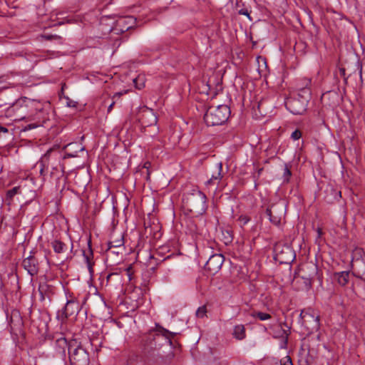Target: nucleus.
I'll list each match as a JSON object with an SVG mask.
<instances>
[{"label": "nucleus", "instance_id": "1", "mask_svg": "<svg viewBox=\"0 0 365 365\" xmlns=\"http://www.w3.org/2000/svg\"><path fill=\"white\" fill-rule=\"evenodd\" d=\"M41 109V102L24 97L16 101L6 109V115L14 120H31L34 118V112Z\"/></svg>", "mask_w": 365, "mask_h": 365}, {"label": "nucleus", "instance_id": "2", "mask_svg": "<svg viewBox=\"0 0 365 365\" xmlns=\"http://www.w3.org/2000/svg\"><path fill=\"white\" fill-rule=\"evenodd\" d=\"M206 195L197 188L184 195L183 207L195 216L203 215L207 208Z\"/></svg>", "mask_w": 365, "mask_h": 365}, {"label": "nucleus", "instance_id": "3", "mask_svg": "<svg viewBox=\"0 0 365 365\" xmlns=\"http://www.w3.org/2000/svg\"><path fill=\"white\" fill-rule=\"evenodd\" d=\"M230 113V108L226 105L210 106L204 115V120L208 126L222 125L228 120Z\"/></svg>", "mask_w": 365, "mask_h": 365}, {"label": "nucleus", "instance_id": "4", "mask_svg": "<svg viewBox=\"0 0 365 365\" xmlns=\"http://www.w3.org/2000/svg\"><path fill=\"white\" fill-rule=\"evenodd\" d=\"M311 97V92L307 88L302 89L298 96L292 98L286 102L287 109L294 115H302L307 110V106Z\"/></svg>", "mask_w": 365, "mask_h": 365}, {"label": "nucleus", "instance_id": "5", "mask_svg": "<svg viewBox=\"0 0 365 365\" xmlns=\"http://www.w3.org/2000/svg\"><path fill=\"white\" fill-rule=\"evenodd\" d=\"M68 359L71 365H89L88 352L76 339L71 340Z\"/></svg>", "mask_w": 365, "mask_h": 365}, {"label": "nucleus", "instance_id": "6", "mask_svg": "<svg viewBox=\"0 0 365 365\" xmlns=\"http://www.w3.org/2000/svg\"><path fill=\"white\" fill-rule=\"evenodd\" d=\"M363 254L364 251L362 249L356 248L354 250L351 269L354 276L365 282V256L363 257Z\"/></svg>", "mask_w": 365, "mask_h": 365}, {"label": "nucleus", "instance_id": "7", "mask_svg": "<svg viewBox=\"0 0 365 365\" xmlns=\"http://www.w3.org/2000/svg\"><path fill=\"white\" fill-rule=\"evenodd\" d=\"M70 344L71 341H68L64 336L56 339L52 346L51 356L66 362L67 354H68L70 349Z\"/></svg>", "mask_w": 365, "mask_h": 365}, {"label": "nucleus", "instance_id": "8", "mask_svg": "<svg viewBox=\"0 0 365 365\" xmlns=\"http://www.w3.org/2000/svg\"><path fill=\"white\" fill-rule=\"evenodd\" d=\"M275 259L280 264H290L295 259V252L287 245H277L274 248Z\"/></svg>", "mask_w": 365, "mask_h": 365}, {"label": "nucleus", "instance_id": "9", "mask_svg": "<svg viewBox=\"0 0 365 365\" xmlns=\"http://www.w3.org/2000/svg\"><path fill=\"white\" fill-rule=\"evenodd\" d=\"M81 309L79 302L75 299L67 300L66 305L61 310L58 311L56 318L63 322L69 317L78 314Z\"/></svg>", "mask_w": 365, "mask_h": 365}, {"label": "nucleus", "instance_id": "10", "mask_svg": "<svg viewBox=\"0 0 365 365\" xmlns=\"http://www.w3.org/2000/svg\"><path fill=\"white\" fill-rule=\"evenodd\" d=\"M48 108H49L48 104L42 103V109L34 112V118H31V120H34L35 123L28 125L29 129L44 126L46 125L47 121L49 120L48 113L47 111Z\"/></svg>", "mask_w": 365, "mask_h": 365}, {"label": "nucleus", "instance_id": "11", "mask_svg": "<svg viewBox=\"0 0 365 365\" xmlns=\"http://www.w3.org/2000/svg\"><path fill=\"white\" fill-rule=\"evenodd\" d=\"M139 115L140 116L138 120L142 126L150 127L157 124L158 118L153 109L145 106L141 108Z\"/></svg>", "mask_w": 365, "mask_h": 365}, {"label": "nucleus", "instance_id": "12", "mask_svg": "<svg viewBox=\"0 0 365 365\" xmlns=\"http://www.w3.org/2000/svg\"><path fill=\"white\" fill-rule=\"evenodd\" d=\"M224 256L221 254H215L210 257L206 262L205 268L210 272V274H215L218 272L224 262Z\"/></svg>", "mask_w": 365, "mask_h": 365}, {"label": "nucleus", "instance_id": "13", "mask_svg": "<svg viewBox=\"0 0 365 365\" xmlns=\"http://www.w3.org/2000/svg\"><path fill=\"white\" fill-rule=\"evenodd\" d=\"M34 255L35 252L31 251L29 255L22 262V266L31 276L37 274L38 272V261Z\"/></svg>", "mask_w": 365, "mask_h": 365}, {"label": "nucleus", "instance_id": "14", "mask_svg": "<svg viewBox=\"0 0 365 365\" xmlns=\"http://www.w3.org/2000/svg\"><path fill=\"white\" fill-rule=\"evenodd\" d=\"M324 200L328 203H333L341 197V192L336 190L332 185H327L324 190Z\"/></svg>", "mask_w": 365, "mask_h": 365}, {"label": "nucleus", "instance_id": "15", "mask_svg": "<svg viewBox=\"0 0 365 365\" xmlns=\"http://www.w3.org/2000/svg\"><path fill=\"white\" fill-rule=\"evenodd\" d=\"M279 206H281V208H283V205H274L266 210V215L268 216L269 221L275 225H279L282 220V214L274 215Z\"/></svg>", "mask_w": 365, "mask_h": 365}, {"label": "nucleus", "instance_id": "16", "mask_svg": "<svg viewBox=\"0 0 365 365\" xmlns=\"http://www.w3.org/2000/svg\"><path fill=\"white\" fill-rule=\"evenodd\" d=\"M82 252H83V257L84 262H86V264L87 265V267H88V269L89 271V273L91 274H92L93 272V250L91 249V242L90 241H88V249H87V250H83Z\"/></svg>", "mask_w": 365, "mask_h": 365}, {"label": "nucleus", "instance_id": "17", "mask_svg": "<svg viewBox=\"0 0 365 365\" xmlns=\"http://www.w3.org/2000/svg\"><path fill=\"white\" fill-rule=\"evenodd\" d=\"M174 335H175V333H172L163 327H160L157 330V331L155 334L154 339L162 336V337H164V340H165V343L171 344H172L171 336H173Z\"/></svg>", "mask_w": 365, "mask_h": 365}, {"label": "nucleus", "instance_id": "18", "mask_svg": "<svg viewBox=\"0 0 365 365\" xmlns=\"http://www.w3.org/2000/svg\"><path fill=\"white\" fill-rule=\"evenodd\" d=\"M51 245L56 254L64 253L68 249V246L64 242L58 240L52 241Z\"/></svg>", "mask_w": 365, "mask_h": 365}, {"label": "nucleus", "instance_id": "19", "mask_svg": "<svg viewBox=\"0 0 365 365\" xmlns=\"http://www.w3.org/2000/svg\"><path fill=\"white\" fill-rule=\"evenodd\" d=\"M232 334H233L234 337L238 340H242V339H245L246 336V334H245V328L244 325H242V324L236 325L234 327Z\"/></svg>", "mask_w": 365, "mask_h": 365}, {"label": "nucleus", "instance_id": "20", "mask_svg": "<svg viewBox=\"0 0 365 365\" xmlns=\"http://www.w3.org/2000/svg\"><path fill=\"white\" fill-rule=\"evenodd\" d=\"M349 272H341L335 274V279L341 286H345L349 282Z\"/></svg>", "mask_w": 365, "mask_h": 365}, {"label": "nucleus", "instance_id": "21", "mask_svg": "<svg viewBox=\"0 0 365 365\" xmlns=\"http://www.w3.org/2000/svg\"><path fill=\"white\" fill-rule=\"evenodd\" d=\"M217 173L216 174H213L211 177L210 179H209L207 181V185H210L211 183H212L215 180H220L222 178V165L221 163H217Z\"/></svg>", "mask_w": 365, "mask_h": 365}, {"label": "nucleus", "instance_id": "22", "mask_svg": "<svg viewBox=\"0 0 365 365\" xmlns=\"http://www.w3.org/2000/svg\"><path fill=\"white\" fill-rule=\"evenodd\" d=\"M297 280H302L303 283V287L302 289L309 290L312 287V274H309L308 276H302L300 278H298Z\"/></svg>", "mask_w": 365, "mask_h": 365}, {"label": "nucleus", "instance_id": "23", "mask_svg": "<svg viewBox=\"0 0 365 365\" xmlns=\"http://www.w3.org/2000/svg\"><path fill=\"white\" fill-rule=\"evenodd\" d=\"M123 237L121 235H120L117 239L112 240L108 242V249H110L111 247H120L123 246Z\"/></svg>", "mask_w": 365, "mask_h": 365}, {"label": "nucleus", "instance_id": "24", "mask_svg": "<svg viewBox=\"0 0 365 365\" xmlns=\"http://www.w3.org/2000/svg\"><path fill=\"white\" fill-rule=\"evenodd\" d=\"M311 79L308 78H302L300 82L297 84V89L299 91V93H302V89L304 88H307L310 91V85H311Z\"/></svg>", "mask_w": 365, "mask_h": 365}, {"label": "nucleus", "instance_id": "25", "mask_svg": "<svg viewBox=\"0 0 365 365\" xmlns=\"http://www.w3.org/2000/svg\"><path fill=\"white\" fill-rule=\"evenodd\" d=\"M292 176V172L290 170V166L287 164H285L284 168V172L282 175V179L284 182H289L290 177Z\"/></svg>", "mask_w": 365, "mask_h": 365}, {"label": "nucleus", "instance_id": "26", "mask_svg": "<svg viewBox=\"0 0 365 365\" xmlns=\"http://www.w3.org/2000/svg\"><path fill=\"white\" fill-rule=\"evenodd\" d=\"M253 317H258L261 321H265L271 318V315L264 312H256L252 314Z\"/></svg>", "mask_w": 365, "mask_h": 365}, {"label": "nucleus", "instance_id": "27", "mask_svg": "<svg viewBox=\"0 0 365 365\" xmlns=\"http://www.w3.org/2000/svg\"><path fill=\"white\" fill-rule=\"evenodd\" d=\"M355 68L356 70L359 72V79L360 82L362 84L363 83V78H362V63L359 60H357L355 63Z\"/></svg>", "mask_w": 365, "mask_h": 365}, {"label": "nucleus", "instance_id": "28", "mask_svg": "<svg viewBox=\"0 0 365 365\" xmlns=\"http://www.w3.org/2000/svg\"><path fill=\"white\" fill-rule=\"evenodd\" d=\"M206 313H207V309H206L205 306H202V307H200L197 309L196 316L198 318H203L206 315Z\"/></svg>", "mask_w": 365, "mask_h": 365}, {"label": "nucleus", "instance_id": "29", "mask_svg": "<svg viewBox=\"0 0 365 365\" xmlns=\"http://www.w3.org/2000/svg\"><path fill=\"white\" fill-rule=\"evenodd\" d=\"M239 222H240L241 226H244L248 223L250 220V217L246 215H241L238 218Z\"/></svg>", "mask_w": 365, "mask_h": 365}, {"label": "nucleus", "instance_id": "30", "mask_svg": "<svg viewBox=\"0 0 365 365\" xmlns=\"http://www.w3.org/2000/svg\"><path fill=\"white\" fill-rule=\"evenodd\" d=\"M339 74L341 76L344 78V82L345 84H347L348 78L351 76L352 73H350L348 76H346V69L344 68H339Z\"/></svg>", "mask_w": 365, "mask_h": 365}, {"label": "nucleus", "instance_id": "31", "mask_svg": "<svg viewBox=\"0 0 365 365\" xmlns=\"http://www.w3.org/2000/svg\"><path fill=\"white\" fill-rule=\"evenodd\" d=\"M280 365H293L292 359L289 356H287L280 360Z\"/></svg>", "mask_w": 365, "mask_h": 365}, {"label": "nucleus", "instance_id": "32", "mask_svg": "<svg viewBox=\"0 0 365 365\" xmlns=\"http://www.w3.org/2000/svg\"><path fill=\"white\" fill-rule=\"evenodd\" d=\"M301 137H302V132L298 129H297L294 132H292V133L291 135V138L294 140H299Z\"/></svg>", "mask_w": 365, "mask_h": 365}, {"label": "nucleus", "instance_id": "33", "mask_svg": "<svg viewBox=\"0 0 365 365\" xmlns=\"http://www.w3.org/2000/svg\"><path fill=\"white\" fill-rule=\"evenodd\" d=\"M18 190H19L18 187H14L12 189L8 190L7 194H6L7 197H10V198L13 197L16 194H17Z\"/></svg>", "mask_w": 365, "mask_h": 365}, {"label": "nucleus", "instance_id": "34", "mask_svg": "<svg viewBox=\"0 0 365 365\" xmlns=\"http://www.w3.org/2000/svg\"><path fill=\"white\" fill-rule=\"evenodd\" d=\"M309 317L314 320V325L313 327V329H318L319 327V317L317 316L316 317H314L313 315L311 314L309 315Z\"/></svg>", "mask_w": 365, "mask_h": 365}, {"label": "nucleus", "instance_id": "35", "mask_svg": "<svg viewBox=\"0 0 365 365\" xmlns=\"http://www.w3.org/2000/svg\"><path fill=\"white\" fill-rule=\"evenodd\" d=\"M133 21V18L132 16H129L123 19H120L118 21V25L123 24H130V22Z\"/></svg>", "mask_w": 365, "mask_h": 365}, {"label": "nucleus", "instance_id": "36", "mask_svg": "<svg viewBox=\"0 0 365 365\" xmlns=\"http://www.w3.org/2000/svg\"><path fill=\"white\" fill-rule=\"evenodd\" d=\"M46 284H40L39 287H38V291L40 292V299L41 300H43L44 299V295H43V292L45 291V288H46Z\"/></svg>", "mask_w": 365, "mask_h": 365}, {"label": "nucleus", "instance_id": "37", "mask_svg": "<svg viewBox=\"0 0 365 365\" xmlns=\"http://www.w3.org/2000/svg\"><path fill=\"white\" fill-rule=\"evenodd\" d=\"M126 274L128 277L129 280H131V275H132V267L129 266L126 269Z\"/></svg>", "mask_w": 365, "mask_h": 365}, {"label": "nucleus", "instance_id": "38", "mask_svg": "<svg viewBox=\"0 0 365 365\" xmlns=\"http://www.w3.org/2000/svg\"><path fill=\"white\" fill-rule=\"evenodd\" d=\"M67 106L68 107H72V108H74L76 106V102L73 101H71L70 99H68L67 101Z\"/></svg>", "mask_w": 365, "mask_h": 365}, {"label": "nucleus", "instance_id": "39", "mask_svg": "<svg viewBox=\"0 0 365 365\" xmlns=\"http://www.w3.org/2000/svg\"><path fill=\"white\" fill-rule=\"evenodd\" d=\"M240 14H242V15H245V16H248L250 18V14H249L248 11L247 9H245V10L244 9H241L240 11Z\"/></svg>", "mask_w": 365, "mask_h": 365}, {"label": "nucleus", "instance_id": "40", "mask_svg": "<svg viewBox=\"0 0 365 365\" xmlns=\"http://www.w3.org/2000/svg\"><path fill=\"white\" fill-rule=\"evenodd\" d=\"M8 132H9V130L6 127L0 125V134L1 133H7Z\"/></svg>", "mask_w": 365, "mask_h": 365}, {"label": "nucleus", "instance_id": "41", "mask_svg": "<svg viewBox=\"0 0 365 365\" xmlns=\"http://www.w3.org/2000/svg\"><path fill=\"white\" fill-rule=\"evenodd\" d=\"M115 101H113L108 106V112L110 113L113 107V106L115 105Z\"/></svg>", "mask_w": 365, "mask_h": 365}, {"label": "nucleus", "instance_id": "42", "mask_svg": "<svg viewBox=\"0 0 365 365\" xmlns=\"http://www.w3.org/2000/svg\"><path fill=\"white\" fill-rule=\"evenodd\" d=\"M53 37H58L57 36H51V35H44L43 38H45L47 40L51 39Z\"/></svg>", "mask_w": 365, "mask_h": 365}, {"label": "nucleus", "instance_id": "43", "mask_svg": "<svg viewBox=\"0 0 365 365\" xmlns=\"http://www.w3.org/2000/svg\"><path fill=\"white\" fill-rule=\"evenodd\" d=\"M40 174L41 175H43V172H44V170H43V165L42 163H41L40 164Z\"/></svg>", "mask_w": 365, "mask_h": 365}, {"label": "nucleus", "instance_id": "44", "mask_svg": "<svg viewBox=\"0 0 365 365\" xmlns=\"http://www.w3.org/2000/svg\"><path fill=\"white\" fill-rule=\"evenodd\" d=\"M121 95H122V93H115L114 94V96H113V99H114L115 98H120Z\"/></svg>", "mask_w": 365, "mask_h": 365}, {"label": "nucleus", "instance_id": "45", "mask_svg": "<svg viewBox=\"0 0 365 365\" xmlns=\"http://www.w3.org/2000/svg\"><path fill=\"white\" fill-rule=\"evenodd\" d=\"M130 28H131V26H128L125 27V29H120V31L124 32L125 31H127V30L130 29Z\"/></svg>", "mask_w": 365, "mask_h": 365}, {"label": "nucleus", "instance_id": "46", "mask_svg": "<svg viewBox=\"0 0 365 365\" xmlns=\"http://www.w3.org/2000/svg\"><path fill=\"white\" fill-rule=\"evenodd\" d=\"M311 267L313 268V274H316L317 273V267L314 266V265H311Z\"/></svg>", "mask_w": 365, "mask_h": 365}, {"label": "nucleus", "instance_id": "47", "mask_svg": "<svg viewBox=\"0 0 365 365\" xmlns=\"http://www.w3.org/2000/svg\"><path fill=\"white\" fill-rule=\"evenodd\" d=\"M73 243L71 244V247H70V252L71 253H72L73 252Z\"/></svg>", "mask_w": 365, "mask_h": 365}, {"label": "nucleus", "instance_id": "48", "mask_svg": "<svg viewBox=\"0 0 365 365\" xmlns=\"http://www.w3.org/2000/svg\"><path fill=\"white\" fill-rule=\"evenodd\" d=\"M262 168L259 169V170H258V173H259V174H260V173L262 172Z\"/></svg>", "mask_w": 365, "mask_h": 365}, {"label": "nucleus", "instance_id": "49", "mask_svg": "<svg viewBox=\"0 0 365 365\" xmlns=\"http://www.w3.org/2000/svg\"><path fill=\"white\" fill-rule=\"evenodd\" d=\"M136 87H137L138 89H140V88L143 87V85H141L140 86H136Z\"/></svg>", "mask_w": 365, "mask_h": 365}, {"label": "nucleus", "instance_id": "50", "mask_svg": "<svg viewBox=\"0 0 365 365\" xmlns=\"http://www.w3.org/2000/svg\"><path fill=\"white\" fill-rule=\"evenodd\" d=\"M150 259H155V257L153 256H150Z\"/></svg>", "mask_w": 365, "mask_h": 365}, {"label": "nucleus", "instance_id": "51", "mask_svg": "<svg viewBox=\"0 0 365 365\" xmlns=\"http://www.w3.org/2000/svg\"><path fill=\"white\" fill-rule=\"evenodd\" d=\"M111 275H112V274H110L108 275V277H107V278H108V279H109V278L110 277V276H111Z\"/></svg>", "mask_w": 365, "mask_h": 365}]
</instances>
